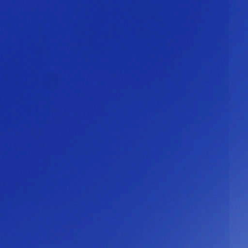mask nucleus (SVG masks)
<instances>
[{
  "label": "nucleus",
  "mask_w": 248,
  "mask_h": 248,
  "mask_svg": "<svg viewBox=\"0 0 248 248\" xmlns=\"http://www.w3.org/2000/svg\"><path fill=\"white\" fill-rule=\"evenodd\" d=\"M64 194V135H63V195ZM63 232H161V231H66L64 227V196L63 195Z\"/></svg>",
  "instance_id": "3"
},
{
  "label": "nucleus",
  "mask_w": 248,
  "mask_h": 248,
  "mask_svg": "<svg viewBox=\"0 0 248 248\" xmlns=\"http://www.w3.org/2000/svg\"><path fill=\"white\" fill-rule=\"evenodd\" d=\"M67 236H161V233H63V248Z\"/></svg>",
  "instance_id": "2"
},
{
  "label": "nucleus",
  "mask_w": 248,
  "mask_h": 248,
  "mask_svg": "<svg viewBox=\"0 0 248 248\" xmlns=\"http://www.w3.org/2000/svg\"><path fill=\"white\" fill-rule=\"evenodd\" d=\"M58 139H62V0H58Z\"/></svg>",
  "instance_id": "1"
},
{
  "label": "nucleus",
  "mask_w": 248,
  "mask_h": 248,
  "mask_svg": "<svg viewBox=\"0 0 248 248\" xmlns=\"http://www.w3.org/2000/svg\"><path fill=\"white\" fill-rule=\"evenodd\" d=\"M0 236H57L58 248H62V233H0Z\"/></svg>",
  "instance_id": "4"
}]
</instances>
